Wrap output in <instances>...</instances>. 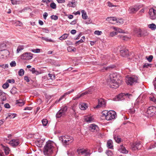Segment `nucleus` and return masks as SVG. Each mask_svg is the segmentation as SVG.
<instances>
[{
    "instance_id": "f257e3e1",
    "label": "nucleus",
    "mask_w": 156,
    "mask_h": 156,
    "mask_svg": "<svg viewBox=\"0 0 156 156\" xmlns=\"http://www.w3.org/2000/svg\"><path fill=\"white\" fill-rule=\"evenodd\" d=\"M109 76L110 79L107 82L108 85L112 88H118L122 82L121 77L116 73L111 74Z\"/></svg>"
},
{
    "instance_id": "f03ea898",
    "label": "nucleus",
    "mask_w": 156,
    "mask_h": 156,
    "mask_svg": "<svg viewBox=\"0 0 156 156\" xmlns=\"http://www.w3.org/2000/svg\"><path fill=\"white\" fill-rule=\"evenodd\" d=\"M54 144V142L51 141H48L46 143L43 150L45 155L50 156L53 153Z\"/></svg>"
},
{
    "instance_id": "7ed1b4c3",
    "label": "nucleus",
    "mask_w": 156,
    "mask_h": 156,
    "mask_svg": "<svg viewBox=\"0 0 156 156\" xmlns=\"http://www.w3.org/2000/svg\"><path fill=\"white\" fill-rule=\"evenodd\" d=\"M64 145H69L73 141V138L71 136L66 135L62 136L59 138Z\"/></svg>"
},
{
    "instance_id": "20e7f679",
    "label": "nucleus",
    "mask_w": 156,
    "mask_h": 156,
    "mask_svg": "<svg viewBox=\"0 0 156 156\" xmlns=\"http://www.w3.org/2000/svg\"><path fill=\"white\" fill-rule=\"evenodd\" d=\"M132 95L128 93H121L119 94L117 97V101H122L126 98H131Z\"/></svg>"
},
{
    "instance_id": "39448f33",
    "label": "nucleus",
    "mask_w": 156,
    "mask_h": 156,
    "mask_svg": "<svg viewBox=\"0 0 156 156\" xmlns=\"http://www.w3.org/2000/svg\"><path fill=\"white\" fill-rule=\"evenodd\" d=\"M138 77L135 76L129 77L126 79V82L127 85H132L137 82Z\"/></svg>"
},
{
    "instance_id": "423d86ee",
    "label": "nucleus",
    "mask_w": 156,
    "mask_h": 156,
    "mask_svg": "<svg viewBox=\"0 0 156 156\" xmlns=\"http://www.w3.org/2000/svg\"><path fill=\"white\" fill-rule=\"evenodd\" d=\"M146 113L150 116H152L156 114V108L154 106H151L148 108Z\"/></svg>"
},
{
    "instance_id": "0eeeda50",
    "label": "nucleus",
    "mask_w": 156,
    "mask_h": 156,
    "mask_svg": "<svg viewBox=\"0 0 156 156\" xmlns=\"http://www.w3.org/2000/svg\"><path fill=\"white\" fill-rule=\"evenodd\" d=\"M67 110V107L65 106L63 108L61 109L57 113L56 115L57 118H60L61 116L65 115Z\"/></svg>"
},
{
    "instance_id": "6e6552de",
    "label": "nucleus",
    "mask_w": 156,
    "mask_h": 156,
    "mask_svg": "<svg viewBox=\"0 0 156 156\" xmlns=\"http://www.w3.org/2000/svg\"><path fill=\"white\" fill-rule=\"evenodd\" d=\"M149 18L152 20H154L156 19V9L151 8L149 9L148 12Z\"/></svg>"
},
{
    "instance_id": "1a4fd4ad",
    "label": "nucleus",
    "mask_w": 156,
    "mask_h": 156,
    "mask_svg": "<svg viewBox=\"0 0 156 156\" xmlns=\"http://www.w3.org/2000/svg\"><path fill=\"white\" fill-rule=\"evenodd\" d=\"M116 116V112L114 111H111L108 112L107 116L106 117V119L108 120H112L114 119Z\"/></svg>"
},
{
    "instance_id": "9d476101",
    "label": "nucleus",
    "mask_w": 156,
    "mask_h": 156,
    "mask_svg": "<svg viewBox=\"0 0 156 156\" xmlns=\"http://www.w3.org/2000/svg\"><path fill=\"white\" fill-rule=\"evenodd\" d=\"M33 54L30 53L25 52L21 55V58L22 59L29 60L31 59L33 57Z\"/></svg>"
},
{
    "instance_id": "9b49d317",
    "label": "nucleus",
    "mask_w": 156,
    "mask_h": 156,
    "mask_svg": "<svg viewBox=\"0 0 156 156\" xmlns=\"http://www.w3.org/2000/svg\"><path fill=\"white\" fill-rule=\"evenodd\" d=\"M77 152L79 155H84L85 156L89 155L90 154L88 150L84 149H78Z\"/></svg>"
},
{
    "instance_id": "f8f14e48",
    "label": "nucleus",
    "mask_w": 156,
    "mask_h": 156,
    "mask_svg": "<svg viewBox=\"0 0 156 156\" xmlns=\"http://www.w3.org/2000/svg\"><path fill=\"white\" fill-rule=\"evenodd\" d=\"M98 104L94 108H99L101 107H105V102L104 99L100 98L98 100Z\"/></svg>"
},
{
    "instance_id": "ddd939ff",
    "label": "nucleus",
    "mask_w": 156,
    "mask_h": 156,
    "mask_svg": "<svg viewBox=\"0 0 156 156\" xmlns=\"http://www.w3.org/2000/svg\"><path fill=\"white\" fill-rule=\"evenodd\" d=\"M120 54L123 57H126L129 55V52L127 49L125 48L120 51Z\"/></svg>"
},
{
    "instance_id": "4468645a",
    "label": "nucleus",
    "mask_w": 156,
    "mask_h": 156,
    "mask_svg": "<svg viewBox=\"0 0 156 156\" xmlns=\"http://www.w3.org/2000/svg\"><path fill=\"white\" fill-rule=\"evenodd\" d=\"M9 52L7 50L2 51L0 52V58H3L4 57H7L9 55Z\"/></svg>"
},
{
    "instance_id": "2eb2a0df",
    "label": "nucleus",
    "mask_w": 156,
    "mask_h": 156,
    "mask_svg": "<svg viewBox=\"0 0 156 156\" xmlns=\"http://www.w3.org/2000/svg\"><path fill=\"white\" fill-rule=\"evenodd\" d=\"M89 129L92 132H96L99 130V128L96 125L91 124L89 127Z\"/></svg>"
},
{
    "instance_id": "dca6fc26",
    "label": "nucleus",
    "mask_w": 156,
    "mask_h": 156,
    "mask_svg": "<svg viewBox=\"0 0 156 156\" xmlns=\"http://www.w3.org/2000/svg\"><path fill=\"white\" fill-rule=\"evenodd\" d=\"M9 144L12 147H15L20 144V142L18 140L13 139L10 141Z\"/></svg>"
},
{
    "instance_id": "f3484780",
    "label": "nucleus",
    "mask_w": 156,
    "mask_h": 156,
    "mask_svg": "<svg viewBox=\"0 0 156 156\" xmlns=\"http://www.w3.org/2000/svg\"><path fill=\"white\" fill-rule=\"evenodd\" d=\"M106 20L112 24H114L116 23L117 18L112 17H108L106 18Z\"/></svg>"
},
{
    "instance_id": "a211bd4d",
    "label": "nucleus",
    "mask_w": 156,
    "mask_h": 156,
    "mask_svg": "<svg viewBox=\"0 0 156 156\" xmlns=\"http://www.w3.org/2000/svg\"><path fill=\"white\" fill-rule=\"evenodd\" d=\"M139 9V8L138 7H136L135 8L131 7L129 8V11L130 13H134L137 11Z\"/></svg>"
},
{
    "instance_id": "6ab92c4d",
    "label": "nucleus",
    "mask_w": 156,
    "mask_h": 156,
    "mask_svg": "<svg viewBox=\"0 0 156 156\" xmlns=\"http://www.w3.org/2000/svg\"><path fill=\"white\" fill-rule=\"evenodd\" d=\"M94 90V89L93 87L90 88L88 90L86 91L84 93H82L81 95H85L87 94H91Z\"/></svg>"
},
{
    "instance_id": "aec40b11",
    "label": "nucleus",
    "mask_w": 156,
    "mask_h": 156,
    "mask_svg": "<svg viewBox=\"0 0 156 156\" xmlns=\"http://www.w3.org/2000/svg\"><path fill=\"white\" fill-rule=\"evenodd\" d=\"M79 107L81 110H85L87 108L86 104L82 103L79 104Z\"/></svg>"
},
{
    "instance_id": "412c9836",
    "label": "nucleus",
    "mask_w": 156,
    "mask_h": 156,
    "mask_svg": "<svg viewBox=\"0 0 156 156\" xmlns=\"http://www.w3.org/2000/svg\"><path fill=\"white\" fill-rule=\"evenodd\" d=\"M84 119L87 122L90 123L93 121L94 118L92 117L89 116L85 117Z\"/></svg>"
},
{
    "instance_id": "4be33fe9",
    "label": "nucleus",
    "mask_w": 156,
    "mask_h": 156,
    "mask_svg": "<svg viewBox=\"0 0 156 156\" xmlns=\"http://www.w3.org/2000/svg\"><path fill=\"white\" fill-rule=\"evenodd\" d=\"M2 149L4 151L5 154H8L9 153V152L10 151V150L9 148L8 147H5L3 145H2Z\"/></svg>"
},
{
    "instance_id": "5701e85b",
    "label": "nucleus",
    "mask_w": 156,
    "mask_h": 156,
    "mask_svg": "<svg viewBox=\"0 0 156 156\" xmlns=\"http://www.w3.org/2000/svg\"><path fill=\"white\" fill-rule=\"evenodd\" d=\"M107 146L109 148L112 149L113 147V142L111 140H108L107 143Z\"/></svg>"
},
{
    "instance_id": "b1692460",
    "label": "nucleus",
    "mask_w": 156,
    "mask_h": 156,
    "mask_svg": "<svg viewBox=\"0 0 156 156\" xmlns=\"http://www.w3.org/2000/svg\"><path fill=\"white\" fill-rule=\"evenodd\" d=\"M114 30L116 31V32L117 33V34L118 33H124L125 32H124V31L123 30H122L116 27H114L113 28Z\"/></svg>"
},
{
    "instance_id": "393cba45",
    "label": "nucleus",
    "mask_w": 156,
    "mask_h": 156,
    "mask_svg": "<svg viewBox=\"0 0 156 156\" xmlns=\"http://www.w3.org/2000/svg\"><path fill=\"white\" fill-rule=\"evenodd\" d=\"M120 147V149L121 150V152L124 154H127L128 153V151L126 150V148L124 147L122 145H121Z\"/></svg>"
},
{
    "instance_id": "a878e982",
    "label": "nucleus",
    "mask_w": 156,
    "mask_h": 156,
    "mask_svg": "<svg viewBox=\"0 0 156 156\" xmlns=\"http://www.w3.org/2000/svg\"><path fill=\"white\" fill-rule=\"evenodd\" d=\"M67 6L70 7H75L76 6V4L75 1H73L72 2H69L67 4Z\"/></svg>"
},
{
    "instance_id": "bb28decb",
    "label": "nucleus",
    "mask_w": 156,
    "mask_h": 156,
    "mask_svg": "<svg viewBox=\"0 0 156 156\" xmlns=\"http://www.w3.org/2000/svg\"><path fill=\"white\" fill-rule=\"evenodd\" d=\"M16 104H18L19 106H22L24 104V103L23 100L21 99H19L16 101Z\"/></svg>"
},
{
    "instance_id": "cd10ccee",
    "label": "nucleus",
    "mask_w": 156,
    "mask_h": 156,
    "mask_svg": "<svg viewBox=\"0 0 156 156\" xmlns=\"http://www.w3.org/2000/svg\"><path fill=\"white\" fill-rule=\"evenodd\" d=\"M82 14V17L84 19H87V15L86 12L84 10H82L81 11Z\"/></svg>"
},
{
    "instance_id": "c85d7f7f",
    "label": "nucleus",
    "mask_w": 156,
    "mask_h": 156,
    "mask_svg": "<svg viewBox=\"0 0 156 156\" xmlns=\"http://www.w3.org/2000/svg\"><path fill=\"white\" fill-rule=\"evenodd\" d=\"M40 37L42 39L48 42H55V41H54L52 40L51 39H48L47 37Z\"/></svg>"
},
{
    "instance_id": "c756f323",
    "label": "nucleus",
    "mask_w": 156,
    "mask_h": 156,
    "mask_svg": "<svg viewBox=\"0 0 156 156\" xmlns=\"http://www.w3.org/2000/svg\"><path fill=\"white\" fill-rule=\"evenodd\" d=\"M114 138L115 141L117 143H119L121 141V139L118 136L115 135L114 136Z\"/></svg>"
},
{
    "instance_id": "7c9ffc66",
    "label": "nucleus",
    "mask_w": 156,
    "mask_h": 156,
    "mask_svg": "<svg viewBox=\"0 0 156 156\" xmlns=\"http://www.w3.org/2000/svg\"><path fill=\"white\" fill-rule=\"evenodd\" d=\"M68 34H65L59 37V39L61 40L66 39L68 37Z\"/></svg>"
},
{
    "instance_id": "2f4dec72",
    "label": "nucleus",
    "mask_w": 156,
    "mask_h": 156,
    "mask_svg": "<svg viewBox=\"0 0 156 156\" xmlns=\"http://www.w3.org/2000/svg\"><path fill=\"white\" fill-rule=\"evenodd\" d=\"M136 33L137 34V35L139 37L141 36L142 35L141 34V30L140 29H136L135 30Z\"/></svg>"
},
{
    "instance_id": "473e14b6",
    "label": "nucleus",
    "mask_w": 156,
    "mask_h": 156,
    "mask_svg": "<svg viewBox=\"0 0 156 156\" xmlns=\"http://www.w3.org/2000/svg\"><path fill=\"white\" fill-rule=\"evenodd\" d=\"M16 114L14 113H9L6 118H14L16 117Z\"/></svg>"
},
{
    "instance_id": "72a5a7b5",
    "label": "nucleus",
    "mask_w": 156,
    "mask_h": 156,
    "mask_svg": "<svg viewBox=\"0 0 156 156\" xmlns=\"http://www.w3.org/2000/svg\"><path fill=\"white\" fill-rule=\"evenodd\" d=\"M148 27L152 30H154L156 28V25L154 23H152L148 25Z\"/></svg>"
},
{
    "instance_id": "f704fd0d",
    "label": "nucleus",
    "mask_w": 156,
    "mask_h": 156,
    "mask_svg": "<svg viewBox=\"0 0 156 156\" xmlns=\"http://www.w3.org/2000/svg\"><path fill=\"white\" fill-rule=\"evenodd\" d=\"M118 37L119 38L122 39V40H123L127 41L129 39V38L127 37L122 35H119Z\"/></svg>"
},
{
    "instance_id": "c9c22d12",
    "label": "nucleus",
    "mask_w": 156,
    "mask_h": 156,
    "mask_svg": "<svg viewBox=\"0 0 156 156\" xmlns=\"http://www.w3.org/2000/svg\"><path fill=\"white\" fill-rule=\"evenodd\" d=\"M11 93L13 94H15L17 93V89L15 87H13L10 91Z\"/></svg>"
},
{
    "instance_id": "e433bc0d",
    "label": "nucleus",
    "mask_w": 156,
    "mask_h": 156,
    "mask_svg": "<svg viewBox=\"0 0 156 156\" xmlns=\"http://www.w3.org/2000/svg\"><path fill=\"white\" fill-rule=\"evenodd\" d=\"M67 50L69 52H75L76 51V49L75 48L72 47H69L67 48Z\"/></svg>"
},
{
    "instance_id": "4c0bfd02",
    "label": "nucleus",
    "mask_w": 156,
    "mask_h": 156,
    "mask_svg": "<svg viewBox=\"0 0 156 156\" xmlns=\"http://www.w3.org/2000/svg\"><path fill=\"white\" fill-rule=\"evenodd\" d=\"M134 144L136 146L137 149H140L142 147V145H141L140 142H137L135 143H134Z\"/></svg>"
},
{
    "instance_id": "58836bf2",
    "label": "nucleus",
    "mask_w": 156,
    "mask_h": 156,
    "mask_svg": "<svg viewBox=\"0 0 156 156\" xmlns=\"http://www.w3.org/2000/svg\"><path fill=\"white\" fill-rule=\"evenodd\" d=\"M24 73V71L23 69H20L18 71V75L20 76H23Z\"/></svg>"
},
{
    "instance_id": "ea45409f",
    "label": "nucleus",
    "mask_w": 156,
    "mask_h": 156,
    "mask_svg": "<svg viewBox=\"0 0 156 156\" xmlns=\"http://www.w3.org/2000/svg\"><path fill=\"white\" fill-rule=\"evenodd\" d=\"M42 124L44 126H46L48 123V121L46 119H43L42 120Z\"/></svg>"
},
{
    "instance_id": "a19ab883",
    "label": "nucleus",
    "mask_w": 156,
    "mask_h": 156,
    "mask_svg": "<svg viewBox=\"0 0 156 156\" xmlns=\"http://www.w3.org/2000/svg\"><path fill=\"white\" fill-rule=\"evenodd\" d=\"M24 48L23 46H19L17 49V53H18L21 50L23 49Z\"/></svg>"
},
{
    "instance_id": "79ce46f5",
    "label": "nucleus",
    "mask_w": 156,
    "mask_h": 156,
    "mask_svg": "<svg viewBox=\"0 0 156 156\" xmlns=\"http://www.w3.org/2000/svg\"><path fill=\"white\" fill-rule=\"evenodd\" d=\"M51 7L53 9H55L56 8V4L54 2L51 3L50 5Z\"/></svg>"
},
{
    "instance_id": "37998d69",
    "label": "nucleus",
    "mask_w": 156,
    "mask_h": 156,
    "mask_svg": "<svg viewBox=\"0 0 156 156\" xmlns=\"http://www.w3.org/2000/svg\"><path fill=\"white\" fill-rule=\"evenodd\" d=\"M116 23L122 24L123 23V20L122 19H117V20L116 21Z\"/></svg>"
},
{
    "instance_id": "c03bdc74",
    "label": "nucleus",
    "mask_w": 156,
    "mask_h": 156,
    "mask_svg": "<svg viewBox=\"0 0 156 156\" xmlns=\"http://www.w3.org/2000/svg\"><path fill=\"white\" fill-rule=\"evenodd\" d=\"M108 112L107 110L104 111L102 112V114L103 115H104L105 117V118H106V117H107V115H108Z\"/></svg>"
},
{
    "instance_id": "a18cd8bd",
    "label": "nucleus",
    "mask_w": 156,
    "mask_h": 156,
    "mask_svg": "<svg viewBox=\"0 0 156 156\" xmlns=\"http://www.w3.org/2000/svg\"><path fill=\"white\" fill-rule=\"evenodd\" d=\"M9 86V84L8 83H7V82H6L4 84H3V85L2 87L4 89H6L7 88H8Z\"/></svg>"
},
{
    "instance_id": "49530a36",
    "label": "nucleus",
    "mask_w": 156,
    "mask_h": 156,
    "mask_svg": "<svg viewBox=\"0 0 156 156\" xmlns=\"http://www.w3.org/2000/svg\"><path fill=\"white\" fill-rule=\"evenodd\" d=\"M106 154L108 156H112L113 153L111 151L107 150L106 151Z\"/></svg>"
},
{
    "instance_id": "de8ad7c7",
    "label": "nucleus",
    "mask_w": 156,
    "mask_h": 156,
    "mask_svg": "<svg viewBox=\"0 0 156 156\" xmlns=\"http://www.w3.org/2000/svg\"><path fill=\"white\" fill-rule=\"evenodd\" d=\"M102 34V32L99 30H96L94 32V34L98 35H101Z\"/></svg>"
},
{
    "instance_id": "09e8293b",
    "label": "nucleus",
    "mask_w": 156,
    "mask_h": 156,
    "mask_svg": "<svg viewBox=\"0 0 156 156\" xmlns=\"http://www.w3.org/2000/svg\"><path fill=\"white\" fill-rule=\"evenodd\" d=\"M117 33L115 32H111L109 34V36L111 37H113L114 36L117 35Z\"/></svg>"
},
{
    "instance_id": "8fccbe9b",
    "label": "nucleus",
    "mask_w": 156,
    "mask_h": 156,
    "mask_svg": "<svg viewBox=\"0 0 156 156\" xmlns=\"http://www.w3.org/2000/svg\"><path fill=\"white\" fill-rule=\"evenodd\" d=\"M129 112L132 114H134L135 112V110L133 108L130 109L129 110Z\"/></svg>"
},
{
    "instance_id": "3c124183",
    "label": "nucleus",
    "mask_w": 156,
    "mask_h": 156,
    "mask_svg": "<svg viewBox=\"0 0 156 156\" xmlns=\"http://www.w3.org/2000/svg\"><path fill=\"white\" fill-rule=\"evenodd\" d=\"M146 58H147V59L148 60V61L149 62H150L152 60V59L153 58V56L152 55H150L147 58V57H146Z\"/></svg>"
},
{
    "instance_id": "603ef678",
    "label": "nucleus",
    "mask_w": 156,
    "mask_h": 156,
    "mask_svg": "<svg viewBox=\"0 0 156 156\" xmlns=\"http://www.w3.org/2000/svg\"><path fill=\"white\" fill-rule=\"evenodd\" d=\"M51 19L56 20L58 19V17L56 15H52L51 16Z\"/></svg>"
},
{
    "instance_id": "864d4df0",
    "label": "nucleus",
    "mask_w": 156,
    "mask_h": 156,
    "mask_svg": "<svg viewBox=\"0 0 156 156\" xmlns=\"http://www.w3.org/2000/svg\"><path fill=\"white\" fill-rule=\"evenodd\" d=\"M31 51L34 53H39L40 52V49L38 48L35 49H32Z\"/></svg>"
},
{
    "instance_id": "5fc2aeb1",
    "label": "nucleus",
    "mask_w": 156,
    "mask_h": 156,
    "mask_svg": "<svg viewBox=\"0 0 156 156\" xmlns=\"http://www.w3.org/2000/svg\"><path fill=\"white\" fill-rule=\"evenodd\" d=\"M5 94H3L1 96V100L2 101H5L6 99V98L5 96Z\"/></svg>"
},
{
    "instance_id": "6e6d98bb",
    "label": "nucleus",
    "mask_w": 156,
    "mask_h": 156,
    "mask_svg": "<svg viewBox=\"0 0 156 156\" xmlns=\"http://www.w3.org/2000/svg\"><path fill=\"white\" fill-rule=\"evenodd\" d=\"M131 147L133 151L137 150V148L136 146L134 144H132L131 145ZM138 149H137V150Z\"/></svg>"
},
{
    "instance_id": "4d7b16f0",
    "label": "nucleus",
    "mask_w": 156,
    "mask_h": 156,
    "mask_svg": "<svg viewBox=\"0 0 156 156\" xmlns=\"http://www.w3.org/2000/svg\"><path fill=\"white\" fill-rule=\"evenodd\" d=\"M65 95H63L61 97L59 98V100H57L55 101V103H58L59 101H61L62 99H63L64 98H65Z\"/></svg>"
},
{
    "instance_id": "13d9d810",
    "label": "nucleus",
    "mask_w": 156,
    "mask_h": 156,
    "mask_svg": "<svg viewBox=\"0 0 156 156\" xmlns=\"http://www.w3.org/2000/svg\"><path fill=\"white\" fill-rule=\"evenodd\" d=\"M16 62L15 61H12L10 63V65L11 67H14L16 66Z\"/></svg>"
},
{
    "instance_id": "bf43d9fd",
    "label": "nucleus",
    "mask_w": 156,
    "mask_h": 156,
    "mask_svg": "<svg viewBox=\"0 0 156 156\" xmlns=\"http://www.w3.org/2000/svg\"><path fill=\"white\" fill-rule=\"evenodd\" d=\"M7 83H15V80L13 79H8L7 80Z\"/></svg>"
},
{
    "instance_id": "052dcab7",
    "label": "nucleus",
    "mask_w": 156,
    "mask_h": 156,
    "mask_svg": "<svg viewBox=\"0 0 156 156\" xmlns=\"http://www.w3.org/2000/svg\"><path fill=\"white\" fill-rule=\"evenodd\" d=\"M92 20H91L90 19L88 18L86 22L85 23L87 24H89V23H92Z\"/></svg>"
},
{
    "instance_id": "680f3d73",
    "label": "nucleus",
    "mask_w": 156,
    "mask_h": 156,
    "mask_svg": "<svg viewBox=\"0 0 156 156\" xmlns=\"http://www.w3.org/2000/svg\"><path fill=\"white\" fill-rule=\"evenodd\" d=\"M151 64H149L147 63H145L143 66V68H147L148 67V66H151Z\"/></svg>"
},
{
    "instance_id": "e2e57ef3",
    "label": "nucleus",
    "mask_w": 156,
    "mask_h": 156,
    "mask_svg": "<svg viewBox=\"0 0 156 156\" xmlns=\"http://www.w3.org/2000/svg\"><path fill=\"white\" fill-rule=\"evenodd\" d=\"M48 76L51 79H55V76L54 75H53L51 74H48Z\"/></svg>"
},
{
    "instance_id": "0e129e2a",
    "label": "nucleus",
    "mask_w": 156,
    "mask_h": 156,
    "mask_svg": "<svg viewBox=\"0 0 156 156\" xmlns=\"http://www.w3.org/2000/svg\"><path fill=\"white\" fill-rule=\"evenodd\" d=\"M155 147H156V143H155L154 144L150 146L148 149H151Z\"/></svg>"
},
{
    "instance_id": "69168bd1",
    "label": "nucleus",
    "mask_w": 156,
    "mask_h": 156,
    "mask_svg": "<svg viewBox=\"0 0 156 156\" xmlns=\"http://www.w3.org/2000/svg\"><path fill=\"white\" fill-rule=\"evenodd\" d=\"M42 30L44 32L46 33H48L49 32L48 30V28H42Z\"/></svg>"
},
{
    "instance_id": "338daca9",
    "label": "nucleus",
    "mask_w": 156,
    "mask_h": 156,
    "mask_svg": "<svg viewBox=\"0 0 156 156\" xmlns=\"http://www.w3.org/2000/svg\"><path fill=\"white\" fill-rule=\"evenodd\" d=\"M4 106L5 108H9L10 107V105L8 103H6L4 105Z\"/></svg>"
},
{
    "instance_id": "774afa93",
    "label": "nucleus",
    "mask_w": 156,
    "mask_h": 156,
    "mask_svg": "<svg viewBox=\"0 0 156 156\" xmlns=\"http://www.w3.org/2000/svg\"><path fill=\"white\" fill-rule=\"evenodd\" d=\"M153 84L154 86V89L156 90V77L155 78L154 80L153 81Z\"/></svg>"
}]
</instances>
